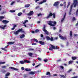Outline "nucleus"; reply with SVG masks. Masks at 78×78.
Listing matches in <instances>:
<instances>
[{
	"mask_svg": "<svg viewBox=\"0 0 78 78\" xmlns=\"http://www.w3.org/2000/svg\"><path fill=\"white\" fill-rule=\"evenodd\" d=\"M53 16V18L54 19H55L56 18V15L55 13H52L51 12H50L48 14V16H47L46 17V19H49V18H50Z\"/></svg>",
	"mask_w": 78,
	"mask_h": 78,
	"instance_id": "1",
	"label": "nucleus"
},
{
	"mask_svg": "<svg viewBox=\"0 0 78 78\" xmlns=\"http://www.w3.org/2000/svg\"><path fill=\"white\" fill-rule=\"evenodd\" d=\"M51 47L50 48H49V50H53V49H58V50L59 49V48L57 46L55 47V46L51 45Z\"/></svg>",
	"mask_w": 78,
	"mask_h": 78,
	"instance_id": "2",
	"label": "nucleus"
},
{
	"mask_svg": "<svg viewBox=\"0 0 78 78\" xmlns=\"http://www.w3.org/2000/svg\"><path fill=\"white\" fill-rule=\"evenodd\" d=\"M58 36L59 38L61 39H62V40H63L64 41H65V40H67V36H66L63 37V36H62V35H61L60 34H59L58 35Z\"/></svg>",
	"mask_w": 78,
	"mask_h": 78,
	"instance_id": "3",
	"label": "nucleus"
},
{
	"mask_svg": "<svg viewBox=\"0 0 78 78\" xmlns=\"http://www.w3.org/2000/svg\"><path fill=\"white\" fill-rule=\"evenodd\" d=\"M46 27V26H45V25H44L42 29L43 31H44V32H45L46 34H47V35H48V32L47 31V30L45 29Z\"/></svg>",
	"mask_w": 78,
	"mask_h": 78,
	"instance_id": "4",
	"label": "nucleus"
},
{
	"mask_svg": "<svg viewBox=\"0 0 78 78\" xmlns=\"http://www.w3.org/2000/svg\"><path fill=\"white\" fill-rule=\"evenodd\" d=\"M23 30V29L22 28L20 29H19V30L16 31V32H15L14 34H19V32H22L23 33V32H24V31H22Z\"/></svg>",
	"mask_w": 78,
	"mask_h": 78,
	"instance_id": "5",
	"label": "nucleus"
},
{
	"mask_svg": "<svg viewBox=\"0 0 78 78\" xmlns=\"http://www.w3.org/2000/svg\"><path fill=\"white\" fill-rule=\"evenodd\" d=\"M78 0H73V5H74V8H75L76 6L78 5Z\"/></svg>",
	"mask_w": 78,
	"mask_h": 78,
	"instance_id": "6",
	"label": "nucleus"
},
{
	"mask_svg": "<svg viewBox=\"0 0 78 78\" xmlns=\"http://www.w3.org/2000/svg\"><path fill=\"white\" fill-rule=\"evenodd\" d=\"M46 38L48 41H50V40H51V41H53V37H48V36H47L46 37Z\"/></svg>",
	"mask_w": 78,
	"mask_h": 78,
	"instance_id": "7",
	"label": "nucleus"
},
{
	"mask_svg": "<svg viewBox=\"0 0 78 78\" xmlns=\"http://www.w3.org/2000/svg\"><path fill=\"white\" fill-rule=\"evenodd\" d=\"M52 23H53L54 24H53L51 23H48V24L49 25H50V26H51V27H55V25H56V21H53Z\"/></svg>",
	"mask_w": 78,
	"mask_h": 78,
	"instance_id": "8",
	"label": "nucleus"
},
{
	"mask_svg": "<svg viewBox=\"0 0 78 78\" xmlns=\"http://www.w3.org/2000/svg\"><path fill=\"white\" fill-rule=\"evenodd\" d=\"M59 2H56L54 3L53 5V6H58L59 5Z\"/></svg>",
	"mask_w": 78,
	"mask_h": 78,
	"instance_id": "9",
	"label": "nucleus"
},
{
	"mask_svg": "<svg viewBox=\"0 0 78 78\" xmlns=\"http://www.w3.org/2000/svg\"><path fill=\"white\" fill-rule=\"evenodd\" d=\"M33 14H34V12L33 11H30L29 13L27 14L28 16H32V15H33Z\"/></svg>",
	"mask_w": 78,
	"mask_h": 78,
	"instance_id": "10",
	"label": "nucleus"
},
{
	"mask_svg": "<svg viewBox=\"0 0 78 78\" xmlns=\"http://www.w3.org/2000/svg\"><path fill=\"white\" fill-rule=\"evenodd\" d=\"M2 23H4L5 24L9 23V21H7L6 20H4L2 21Z\"/></svg>",
	"mask_w": 78,
	"mask_h": 78,
	"instance_id": "11",
	"label": "nucleus"
},
{
	"mask_svg": "<svg viewBox=\"0 0 78 78\" xmlns=\"http://www.w3.org/2000/svg\"><path fill=\"white\" fill-rule=\"evenodd\" d=\"M8 47V45H7L4 48H2L1 49L2 50H4V51H7V50H6V49L5 48H7Z\"/></svg>",
	"mask_w": 78,
	"mask_h": 78,
	"instance_id": "12",
	"label": "nucleus"
},
{
	"mask_svg": "<svg viewBox=\"0 0 78 78\" xmlns=\"http://www.w3.org/2000/svg\"><path fill=\"white\" fill-rule=\"evenodd\" d=\"M15 43V42H8V45H12V44H14Z\"/></svg>",
	"mask_w": 78,
	"mask_h": 78,
	"instance_id": "13",
	"label": "nucleus"
},
{
	"mask_svg": "<svg viewBox=\"0 0 78 78\" xmlns=\"http://www.w3.org/2000/svg\"><path fill=\"white\" fill-rule=\"evenodd\" d=\"M39 43L41 45H45V42L44 41H39Z\"/></svg>",
	"mask_w": 78,
	"mask_h": 78,
	"instance_id": "14",
	"label": "nucleus"
},
{
	"mask_svg": "<svg viewBox=\"0 0 78 78\" xmlns=\"http://www.w3.org/2000/svg\"><path fill=\"white\" fill-rule=\"evenodd\" d=\"M10 68L11 69H12V70H16V71L18 70V69L16 68L11 67Z\"/></svg>",
	"mask_w": 78,
	"mask_h": 78,
	"instance_id": "15",
	"label": "nucleus"
},
{
	"mask_svg": "<svg viewBox=\"0 0 78 78\" xmlns=\"http://www.w3.org/2000/svg\"><path fill=\"white\" fill-rule=\"evenodd\" d=\"M6 27V25H4L3 27H2V26H0V28H1V29H2V30H5V27Z\"/></svg>",
	"mask_w": 78,
	"mask_h": 78,
	"instance_id": "16",
	"label": "nucleus"
},
{
	"mask_svg": "<svg viewBox=\"0 0 78 78\" xmlns=\"http://www.w3.org/2000/svg\"><path fill=\"white\" fill-rule=\"evenodd\" d=\"M25 34H22V35H21L20 36V37L21 38V39H22V38H23L24 37H25Z\"/></svg>",
	"mask_w": 78,
	"mask_h": 78,
	"instance_id": "17",
	"label": "nucleus"
},
{
	"mask_svg": "<svg viewBox=\"0 0 78 78\" xmlns=\"http://www.w3.org/2000/svg\"><path fill=\"white\" fill-rule=\"evenodd\" d=\"M51 73H50L49 72H47L46 73V75H49V76H51Z\"/></svg>",
	"mask_w": 78,
	"mask_h": 78,
	"instance_id": "18",
	"label": "nucleus"
},
{
	"mask_svg": "<svg viewBox=\"0 0 78 78\" xmlns=\"http://www.w3.org/2000/svg\"><path fill=\"white\" fill-rule=\"evenodd\" d=\"M30 4H26L25 5V8H28V7H30Z\"/></svg>",
	"mask_w": 78,
	"mask_h": 78,
	"instance_id": "19",
	"label": "nucleus"
},
{
	"mask_svg": "<svg viewBox=\"0 0 78 78\" xmlns=\"http://www.w3.org/2000/svg\"><path fill=\"white\" fill-rule=\"evenodd\" d=\"M28 55L29 56H30L31 57V56H32V55H33V54L32 53L29 52L28 53Z\"/></svg>",
	"mask_w": 78,
	"mask_h": 78,
	"instance_id": "20",
	"label": "nucleus"
},
{
	"mask_svg": "<svg viewBox=\"0 0 78 78\" xmlns=\"http://www.w3.org/2000/svg\"><path fill=\"white\" fill-rule=\"evenodd\" d=\"M5 18V16H0V21H1Z\"/></svg>",
	"mask_w": 78,
	"mask_h": 78,
	"instance_id": "21",
	"label": "nucleus"
},
{
	"mask_svg": "<svg viewBox=\"0 0 78 78\" xmlns=\"http://www.w3.org/2000/svg\"><path fill=\"white\" fill-rule=\"evenodd\" d=\"M63 6L64 7V9L66 8V2H64V3H63Z\"/></svg>",
	"mask_w": 78,
	"mask_h": 78,
	"instance_id": "22",
	"label": "nucleus"
},
{
	"mask_svg": "<svg viewBox=\"0 0 78 78\" xmlns=\"http://www.w3.org/2000/svg\"><path fill=\"white\" fill-rule=\"evenodd\" d=\"M69 36L71 37H72V32L71 30L70 31Z\"/></svg>",
	"mask_w": 78,
	"mask_h": 78,
	"instance_id": "23",
	"label": "nucleus"
},
{
	"mask_svg": "<svg viewBox=\"0 0 78 78\" xmlns=\"http://www.w3.org/2000/svg\"><path fill=\"white\" fill-rule=\"evenodd\" d=\"M59 76H60V77L61 78H65V76H64V75H60V74H59Z\"/></svg>",
	"mask_w": 78,
	"mask_h": 78,
	"instance_id": "24",
	"label": "nucleus"
},
{
	"mask_svg": "<svg viewBox=\"0 0 78 78\" xmlns=\"http://www.w3.org/2000/svg\"><path fill=\"white\" fill-rule=\"evenodd\" d=\"M24 62L25 63H30V62L27 60H24Z\"/></svg>",
	"mask_w": 78,
	"mask_h": 78,
	"instance_id": "25",
	"label": "nucleus"
},
{
	"mask_svg": "<svg viewBox=\"0 0 78 78\" xmlns=\"http://www.w3.org/2000/svg\"><path fill=\"white\" fill-rule=\"evenodd\" d=\"M72 58L73 60H75L77 59V57H72Z\"/></svg>",
	"mask_w": 78,
	"mask_h": 78,
	"instance_id": "26",
	"label": "nucleus"
},
{
	"mask_svg": "<svg viewBox=\"0 0 78 78\" xmlns=\"http://www.w3.org/2000/svg\"><path fill=\"white\" fill-rule=\"evenodd\" d=\"M17 27V25H14L13 26V28H12L11 29L12 30H14L15 29V27Z\"/></svg>",
	"mask_w": 78,
	"mask_h": 78,
	"instance_id": "27",
	"label": "nucleus"
},
{
	"mask_svg": "<svg viewBox=\"0 0 78 78\" xmlns=\"http://www.w3.org/2000/svg\"><path fill=\"white\" fill-rule=\"evenodd\" d=\"M20 64H23L25 63V62L23 61H20Z\"/></svg>",
	"mask_w": 78,
	"mask_h": 78,
	"instance_id": "28",
	"label": "nucleus"
},
{
	"mask_svg": "<svg viewBox=\"0 0 78 78\" xmlns=\"http://www.w3.org/2000/svg\"><path fill=\"white\" fill-rule=\"evenodd\" d=\"M10 75V73H8L5 74V76L7 77L8 76H9Z\"/></svg>",
	"mask_w": 78,
	"mask_h": 78,
	"instance_id": "29",
	"label": "nucleus"
},
{
	"mask_svg": "<svg viewBox=\"0 0 78 78\" xmlns=\"http://www.w3.org/2000/svg\"><path fill=\"white\" fill-rule=\"evenodd\" d=\"M70 2H69L68 5L66 7V8H69V6H70Z\"/></svg>",
	"mask_w": 78,
	"mask_h": 78,
	"instance_id": "30",
	"label": "nucleus"
},
{
	"mask_svg": "<svg viewBox=\"0 0 78 78\" xmlns=\"http://www.w3.org/2000/svg\"><path fill=\"white\" fill-rule=\"evenodd\" d=\"M35 73V72H31L29 73L30 75H34Z\"/></svg>",
	"mask_w": 78,
	"mask_h": 78,
	"instance_id": "31",
	"label": "nucleus"
},
{
	"mask_svg": "<svg viewBox=\"0 0 78 78\" xmlns=\"http://www.w3.org/2000/svg\"><path fill=\"white\" fill-rule=\"evenodd\" d=\"M22 14V12H20L18 14V16H20Z\"/></svg>",
	"mask_w": 78,
	"mask_h": 78,
	"instance_id": "32",
	"label": "nucleus"
},
{
	"mask_svg": "<svg viewBox=\"0 0 78 78\" xmlns=\"http://www.w3.org/2000/svg\"><path fill=\"white\" fill-rule=\"evenodd\" d=\"M73 62V61H71L70 60L69 62V64H72Z\"/></svg>",
	"mask_w": 78,
	"mask_h": 78,
	"instance_id": "33",
	"label": "nucleus"
},
{
	"mask_svg": "<svg viewBox=\"0 0 78 78\" xmlns=\"http://www.w3.org/2000/svg\"><path fill=\"white\" fill-rule=\"evenodd\" d=\"M25 70L26 71H31V69H29L28 68L25 69Z\"/></svg>",
	"mask_w": 78,
	"mask_h": 78,
	"instance_id": "34",
	"label": "nucleus"
},
{
	"mask_svg": "<svg viewBox=\"0 0 78 78\" xmlns=\"http://www.w3.org/2000/svg\"><path fill=\"white\" fill-rule=\"evenodd\" d=\"M72 20L73 21H75V20H76V18L74 17H73L72 18Z\"/></svg>",
	"mask_w": 78,
	"mask_h": 78,
	"instance_id": "35",
	"label": "nucleus"
},
{
	"mask_svg": "<svg viewBox=\"0 0 78 78\" xmlns=\"http://www.w3.org/2000/svg\"><path fill=\"white\" fill-rule=\"evenodd\" d=\"M73 8V5H71L70 10H71V11H72Z\"/></svg>",
	"mask_w": 78,
	"mask_h": 78,
	"instance_id": "36",
	"label": "nucleus"
},
{
	"mask_svg": "<svg viewBox=\"0 0 78 78\" xmlns=\"http://www.w3.org/2000/svg\"><path fill=\"white\" fill-rule=\"evenodd\" d=\"M34 41H35V42H38V40H37V39H36L35 38H34Z\"/></svg>",
	"mask_w": 78,
	"mask_h": 78,
	"instance_id": "37",
	"label": "nucleus"
},
{
	"mask_svg": "<svg viewBox=\"0 0 78 78\" xmlns=\"http://www.w3.org/2000/svg\"><path fill=\"white\" fill-rule=\"evenodd\" d=\"M37 16L38 17H39V16H42V14L41 13H39V14H37Z\"/></svg>",
	"mask_w": 78,
	"mask_h": 78,
	"instance_id": "38",
	"label": "nucleus"
},
{
	"mask_svg": "<svg viewBox=\"0 0 78 78\" xmlns=\"http://www.w3.org/2000/svg\"><path fill=\"white\" fill-rule=\"evenodd\" d=\"M9 11L10 12H16V10H10Z\"/></svg>",
	"mask_w": 78,
	"mask_h": 78,
	"instance_id": "39",
	"label": "nucleus"
},
{
	"mask_svg": "<svg viewBox=\"0 0 78 78\" xmlns=\"http://www.w3.org/2000/svg\"><path fill=\"white\" fill-rule=\"evenodd\" d=\"M59 67L60 68H61V69H64V67H63V66H60Z\"/></svg>",
	"mask_w": 78,
	"mask_h": 78,
	"instance_id": "40",
	"label": "nucleus"
},
{
	"mask_svg": "<svg viewBox=\"0 0 78 78\" xmlns=\"http://www.w3.org/2000/svg\"><path fill=\"white\" fill-rule=\"evenodd\" d=\"M5 64V62H0V64Z\"/></svg>",
	"mask_w": 78,
	"mask_h": 78,
	"instance_id": "41",
	"label": "nucleus"
},
{
	"mask_svg": "<svg viewBox=\"0 0 78 78\" xmlns=\"http://www.w3.org/2000/svg\"><path fill=\"white\" fill-rule=\"evenodd\" d=\"M65 19V18H63L61 20V22H63V21H64V19Z\"/></svg>",
	"mask_w": 78,
	"mask_h": 78,
	"instance_id": "42",
	"label": "nucleus"
},
{
	"mask_svg": "<svg viewBox=\"0 0 78 78\" xmlns=\"http://www.w3.org/2000/svg\"><path fill=\"white\" fill-rule=\"evenodd\" d=\"M44 62H47L48 61V59H44Z\"/></svg>",
	"mask_w": 78,
	"mask_h": 78,
	"instance_id": "43",
	"label": "nucleus"
},
{
	"mask_svg": "<svg viewBox=\"0 0 78 78\" xmlns=\"http://www.w3.org/2000/svg\"><path fill=\"white\" fill-rule=\"evenodd\" d=\"M28 21L27 20H26L24 23H23V24H25V23H26L27 22H28Z\"/></svg>",
	"mask_w": 78,
	"mask_h": 78,
	"instance_id": "44",
	"label": "nucleus"
},
{
	"mask_svg": "<svg viewBox=\"0 0 78 78\" xmlns=\"http://www.w3.org/2000/svg\"><path fill=\"white\" fill-rule=\"evenodd\" d=\"M39 31V30L38 29H36V30H35V31L36 32V33H38Z\"/></svg>",
	"mask_w": 78,
	"mask_h": 78,
	"instance_id": "45",
	"label": "nucleus"
},
{
	"mask_svg": "<svg viewBox=\"0 0 78 78\" xmlns=\"http://www.w3.org/2000/svg\"><path fill=\"white\" fill-rule=\"evenodd\" d=\"M72 69H70L67 72V73H70L71 71H72Z\"/></svg>",
	"mask_w": 78,
	"mask_h": 78,
	"instance_id": "46",
	"label": "nucleus"
},
{
	"mask_svg": "<svg viewBox=\"0 0 78 78\" xmlns=\"http://www.w3.org/2000/svg\"><path fill=\"white\" fill-rule=\"evenodd\" d=\"M34 49L30 48L29 49V51H34Z\"/></svg>",
	"mask_w": 78,
	"mask_h": 78,
	"instance_id": "47",
	"label": "nucleus"
},
{
	"mask_svg": "<svg viewBox=\"0 0 78 78\" xmlns=\"http://www.w3.org/2000/svg\"><path fill=\"white\" fill-rule=\"evenodd\" d=\"M41 72V71L38 70L37 71H35V73H39V72Z\"/></svg>",
	"mask_w": 78,
	"mask_h": 78,
	"instance_id": "48",
	"label": "nucleus"
},
{
	"mask_svg": "<svg viewBox=\"0 0 78 78\" xmlns=\"http://www.w3.org/2000/svg\"><path fill=\"white\" fill-rule=\"evenodd\" d=\"M76 15H78V9H77V10L76 11Z\"/></svg>",
	"mask_w": 78,
	"mask_h": 78,
	"instance_id": "49",
	"label": "nucleus"
},
{
	"mask_svg": "<svg viewBox=\"0 0 78 78\" xmlns=\"http://www.w3.org/2000/svg\"><path fill=\"white\" fill-rule=\"evenodd\" d=\"M48 22H49V23H51V24H52V23H53V21H49Z\"/></svg>",
	"mask_w": 78,
	"mask_h": 78,
	"instance_id": "50",
	"label": "nucleus"
},
{
	"mask_svg": "<svg viewBox=\"0 0 78 78\" xmlns=\"http://www.w3.org/2000/svg\"><path fill=\"white\" fill-rule=\"evenodd\" d=\"M44 3L43 1L40 2L39 3V5H41V4H42V3Z\"/></svg>",
	"mask_w": 78,
	"mask_h": 78,
	"instance_id": "51",
	"label": "nucleus"
},
{
	"mask_svg": "<svg viewBox=\"0 0 78 78\" xmlns=\"http://www.w3.org/2000/svg\"><path fill=\"white\" fill-rule=\"evenodd\" d=\"M6 71L3 70L2 71V73H6Z\"/></svg>",
	"mask_w": 78,
	"mask_h": 78,
	"instance_id": "52",
	"label": "nucleus"
},
{
	"mask_svg": "<svg viewBox=\"0 0 78 78\" xmlns=\"http://www.w3.org/2000/svg\"><path fill=\"white\" fill-rule=\"evenodd\" d=\"M15 3V2H12L11 4V5H13V4H14V3Z\"/></svg>",
	"mask_w": 78,
	"mask_h": 78,
	"instance_id": "53",
	"label": "nucleus"
},
{
	"mask_svg": "<svg viewBox=\"0 0 78 78\" xmlns=\"http://www.w3.org/2000/svg\"><path fill=\"white\" fill-rule=\"evenodd\" d=\"M21 69L22 70H24L25 69H24V68L23 67H21Z\"/></svg>",
	"mask_w": 78,
	"mask_h": 78,
	"instance_id": "54",
	"label": "nucleus"
},
{
	"mask_svg": "<svg viewBox=\"0 0 78 78\" xmlns=\"http://www.w3.org/2000/svg\"><path fill=\"white\" fill-rule=\"evenodd\" d=\"M38 8H39V6H37L35 8L36 9H38Z\"/></svg>",
	"mask_w": 78,
	"mask_h": 78,
	"instance_id": "55",
	"label": "nucleus"
},
{
	"mask_svg": "<svg viewBox=\"0 0 78 78\" xmlns=\"http://www.w3.org/2000/svg\"><path fill=\"white\" fill-rule=\"evenodd\" d=\"M27 76V75L26 74H24V78H26Z\"/></svg>",
	"mask_w": 78,
	"mask_h": 78,
	"instance_id": "56",
	"label": "nucleus"
},
{
	"mask_svg": "<svg viewBox=\"0 0 78 78\" xmlns=\"http://www.w3.org/2000/svg\"><path fill=\"white\" fill-rule=\"evenodd\" d=\"M72 10H70L69 12V15H71V12H72Z\"/></svg>",
	"mask_w": 78,
	"mask_h": 78,
	"instance_id": "57",
	"label": "nucleus"
},
{
	"mask_svg": "<svg viewBox=\"0 0 78 78\" xmlns=\"http://www.w3.org/2000/svg\"><path fill=\"white\" fill-rule=\"evenodd\" d=\"M37 59L38 61H41V59L39 58H38Z\"/></svg>",
	"mask_w": 78,
	"mask_h": 78,
	"instance_id": "58",
	"label": "nucleus"
},
{
	"mask_svg": "<svg viewBox=\"0 0 78 78\" xmlns=\"http://www.w3.org/2000/svg\"><path fill=\"white\" fill-rule=\"evenodd\" d=\"M78 78V76H74L73 77H71V78Z\"/></svg>",
	"mask_w": 78,
	"mask_h": 78,
	"instance_id": "59",
	"label": "nucleus"
},
{
	"mask_svg": "<svg viewBox=\"0 0 78 78\" xmlns=\"http://www.w3.org/2000/svg\"><path fill=\"white\" fill-rule=\"evenodd\" d=\"M74 37H77V36H78V35L76 34H74Z\"/></svg>",
	"mask_w": 78,
	"mask_h": 78,
	"instance_id": "60",
	"label": "nucleus"
},
{
	"mask_svg": "<svg viewBox=\"0 0 78 78\" xmlns=\"http://www.w3.org/2000/svg\"><path fill=\"white\" fill-rule=\"evenodd\" d=\"M66 13H65L63 17H64V18H65L66 17Z\"/></svg>",
	"mask_w": 78,
	"mask_h": 78,
	"instance_id": "61",
	"label": "nucleus"
},
{
	"mask_svg": "<svg viewBox=\"0 0 78 78\" xmlns=\"http://www.w3.org/2000/svg\"><path fill=\"white\" fill-rule=\"evenodd\" d=\"M53 76H57V74H53Z\"/></svg>",
	"mask_w": 78,
	"mask_h": 78,
	"instance_id": "62",
	"label": "nucleus"
},
{
	"mask_svg": "<svg viewBox=\"0 0 78 78\" xmlns=\"http://www.w3.org/2000/svg\"><path fill=\"white\" fill-rule=\"evenodd\" d=\"M39 66H40V65H37V66H36L35 67V68H37V67H39Z\"/></svg>",
	"mask_w": 78,
	"mask_h": 78,
	"instance_id": "63",
	"label": "nucleus"
},
{
	"mask_svg": "<svg viewBox=\"0 0 78 78\" xmlns=\"http://www.w3.org/2000/svg\"><path fill=\"white\" fill-rule=\"evenodd\" d=\"M78 26V21L77 23L76 24V26Z\"/></svg>",
	"mask_w": 78,
	"mask_h": 78,
	"instance_id": "64",
	"label": "nucleus"
}]
</instances>
